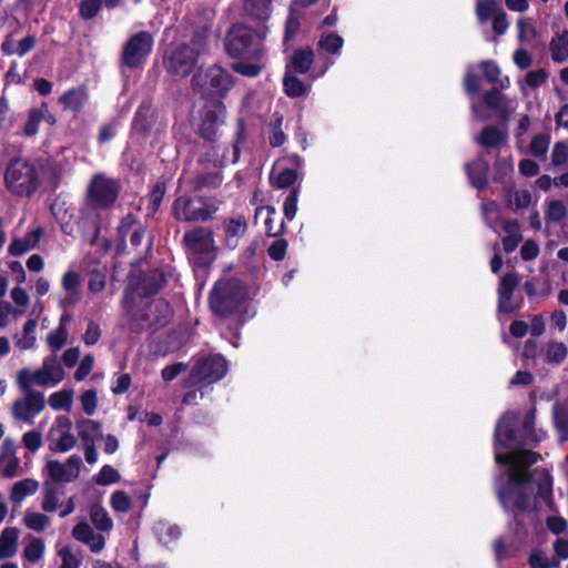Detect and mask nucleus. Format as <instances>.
<instances>
[{"instance_id": "nucleus-47", "label": "nucleus", "mask_w": 568, "mask_h": 568, "mask_svg": "<svg viewBox=\"0 0 568 568\" xmlns=\"http://www.w3.org/2000/svg\"><path fill=\"white\" fill-rule=\"evenodd\" d=\"M343 38L334 33L323 36L318 41L320 49L332 54L339 53V51L343 48Z\"/></svg>"}, {"instance_id": "nucleus-7", "label": "nucleus", "mask_w": 568, "mask_h": 568, "mask_svg": "<svg viewBox=\"0 0 568 568\" xmlns=\"http://www.w3.org/2000/svg\"><path fill=\"white\" fill-rule=\"evenodd\" d=\"M192 85L203 97L221 98L233 85L232 75L220 65L200 69L192 78Z\"/></svg>"}, {"instance_id": "nucleus-1", "label": "nucleus", "mask_w": 568, "mask_h": 568, "mask_svg": "<svg viewBox=\"0 0 568 568\" xmlns=\"http://www.w3.org/2000/svg\"><path fill=\"white\" fill-rule=\"evenodd\" d=\"M517 423L515 414H505L498 422L495 430V458L500 465H508V487L499 490V499L506 509L515 507L525 510L529 506L527 493H532L531 477L527 468L538 460V455L530 450L506 454L501 448H513L516 444L514 427Z\"/></svg>"}, {"instance_id": "nucleus-60", "label": "nucleus", "mask_w": 568, "mask_h": 568, "mask_svg": "<svg viewBox=\"0 0 568 568\" xmlns=\"http://www.w3.org/2000/svg\"><path fill=\"white\" fill-rule=\"evenodd\" d=\"M106 276L100 271H93L90 273L88 287L91 293H100L105 288Z\"/></svg>"}, {"instance_id": "nucleus-38", "label": "nucleus", "mask_w": 568, "mask_h": 568, "mask_svg": "<svg viewBox=\"0 0 568 568\" xmlns=\"http://www.w3.org/2000/svg\"><path fill=\"white\" fill-rule=\"evenodd\" d=\"M22 523L28 529L41 532L49 526L50 518L39 511L26 510Z\"/></svg>"}, {"instance_id": "nucleus-45", "label": "nucleus", "mask_w": 568, "mask_h": 568, "mask_svg": "<svg viewBox=\"0 0 568 568\" xmlns=\"http://www.w3.org/2000/svg\"><path fill=\"white\" fill-rule=\"evenodd\" d=\"M110 506L115 513H128L132 507V499L125 491L115 490L110 496Z\"/></svg>"}, {"instance_id": "nucleus-41", "label": "nucleus", "mask_w": 568, "mask_h": 568, "mask_svg": "<svg viewBox=\"0 0 568 568\" xmlns=\"http://www.w3.org/2000/svg\"><path fill=\"white\" fill-rule=\"evenodd\" d=\"M121 480L120 473L111 465H103L99 473L93 477V481L99 486H109Z\"/></svg>"}, {"instance_id": "nucleus-20", "label": "nucleus", "mask_w": 568, "mask_h": 568, "mask_svg": "<svg viewBox=\"0 0 568 568\" xmlns=\"http://www.w3.org/2000/svg\"><path fill=\"white\" fill-rule=\"evenodd\" d=\"M20 459L17 456V446L12 438H6L0 450V474L7 478L18 475Z\"/></svg>"}, {"instance_id": "nucleus-15", "label": "nucleus", "mask_w": 568, "mask_h": 568, "mask_svg": "<svg viewBox=\"0 0 568 568\" xmlns=\"http://www.w3.org/2000/svg\"><path fill=\"white\" fill-rule=\"evenodd\" d=\"M90 200L100 207L111 206L119 194V185L115 180L103 174L93 176L88 187Z\"/></svg>"}, {"instance_id": "nucleus-26", "label": "nucleus", "mask_w": 568, "mask_h": 568, "mask_svg": "<svg viewBox=\"0 0 568 568\" xmlns=\"http://www.w3.org/2000/svg\"><path fill=\"white\" fill-rule=\"evenodd\" d=\"M81 277L75 271H67L61 278V286L67 292L63 303L75 304L80 300Z\"/></svg>"}, {"instance_id": "nucleus-25", "label": "nucleus", "mask_w": 568, "mask_h": 568, "mask_svg": "<svg viewBox=\"0 0 568 568\" xmlns=\"http://www.w3.org/2000/svg\"><path fill=\"white\" fill-rule=\"evenodd\" d=\"M45 554V542L43 539L29 535L24 538L22 559L28 564L40 562Z\"/></svg>"}, {"instance_id": "nucleus-54", "label": "nucleus", "mask_w": 568, "mask_h": 568, "mask_svg": "<svg viewBox=\"0 0 568 568\" xmlns=\"http://www.w3.org/2000/svg\"><path fill=\"white\" fill-rule=\"evenodd\" d=\"M80 403L83 412L91 416L95 413L98 407V395L93 389L85 390L80 396Z\"/></svg>"}, {"instance_id": "nucleus-13", "label": "nucleus", "mask_w": 568, "mask_h": 568, "mask_svg": "<svg viewBox=\"0 0 568 568\" xmlns=\"http://www.w3.org/2000/svg\"><path fill=\"white\" fill-rule=\"evenodd\" d=\"M227 372L225 359L219 355L201 358L193 368L191 383H215L223 378Z\"/></svg>"}, {"instance_id": "nucleus-49", "label": "nucleus", "mask_w": 568, "mask_h": 568, "mask_svg": "<svg viewBox=\"0 0 568 568\" xmlns=\"http://www.w3.org/2000/svg\"><path fill=\"white\" fill-rule=\"evenodd\" d=\"M518 40L520 42H528L536 38L537 31L534 22L529 18H519L517 21Z\"/></svg>"}, {"instance_id": "nucleus-19", "label": "nucleus", "mask_w": 568, "mask_h": 568, "mask_svg": "<svg viewBox=\"0 0 568 568\" xmlns=\"http://www.w3.org/2000/svg\"><path fill=\"white\" fill-rule=\"evenodd\" d=\"M519 284V277L516 273H507L500 278L498 286V310L504 313H510L518 307L514 300V292Z\"/></svg>"}, {"instance_id": "nucleus-34", "label": "nucleus", "mask_w": 568, "mask_h": 568, "mask_svg": "<svg viewBox=\"0 0 568 568\" xmlns=\"http://www.w3.org/2000/svg\"><path fill=\"white\" fill-rule=\"evenodd\" d=\"M247 224L244 217L237 216L225 223L226 245L234 248L237 245V237L246 232Z\"/></svg>"}, {"instance_id": "nucleus-57", "label": "nucleus", "mask_w": 568, "mask_h": 568, "mask_svg": "<svg viewBox=\"0 0 568 568\" xmlns=\"http://www.w3.org/2000/svg\"><path fill=\"white\" fill-rule=\"evenodd\" d=\"M151 115V109L146 105H142L135 113L133 120V129L138 132H144L150 125L149 118Z\"/></svg>"}, {"instance_id": "nucleus-9", "label": "nucleus", "mask_w": 568, "mask_h": 568, "mask_svg": "<svg viewBox=\"0 0 568 568\" xmlns=\"http://www.w3.org/2000/svg\"><path fill=\"white\" fill-rule=\"evenodd\" d=\"M217 211V204L211 199L201 196H180L174 201L173 214L184 222H204Z\"/></svg>"}, {"instance_id": "nucleus-46", "label": "nucleus", "mask_w": 568, "mask_h": 568, "mask_svg": "<svg viewBox=\"0 0 568 568\" xmlns=\"http://www.w3.org/2000/svg\"><path fill=\"white\" fill-rule=\"evenodd\" d=\"M504 140L505 133L495 126H487L478 138V142L484 146H497Z\"/></svg>"}, {"instance_id": "nucleus-22", "label": "nucleus", "mask_w": 568, "mask_h": 568, "mask_svg": "<svg viewBox=\"0 0 568 568\" xmlns=\"http://www.w3.org/2000/svg\"><path fill=\"white\" fill-rule=\"evenodd\" d=\"M43 236V230L36 227L22 237H13L8 246V252L12 256H20L36 248Z\"/></svg>"}, {"instance_id": "nucleus-62", "label": "nucleus", "mask_w": 568, "mask_h": 568, "mask_svg": "<svg viewBox=\"0 0 568 568\" xmlns=\"http://www.w3.org/2000/svg\"><path fill=\"white\" fill-rule=\"evenodd\" d=\"M566 215V207L560 201H552L548 205L546 217L552 222L561 221Z\"/></svg>"}, {"instance_id": "nucleus-33", "label": "nucleus", "mask_w": 568, "mask_h": 568, "mask_svg": "<svg viewBox=\"0 0 568 568\" xmlns=\"http://www.w3.org/2000/svg\"><path fill=\"white\" fill-rule=\"evenodd\" d=\"M503 229L506 233L503 240V246L505 252L510 253L516 250L521 241L520 226L517 221L506 220L503 223Z\"/></svg>"}, {"instance_id": "nucleus-16", "label": "nucleus", "mask_w": 568, "mask_h": 568, "mask_svg": "<svg viewBox=\"0 0 568 568\" xmlns=\"http://www.w3.org/2000/svg\"><path fill=\"white\" fill-rule=\"evenodd\" d=\"M83 467L78 455H71L65 462L49 460L45 464V471L50 479L55 483H71L79 478Z\"/></svg>"}, {"instance_id": "nucleus-11", "label": "nucleus", "mask_w": 568, "mask_h": 568, "mask_svg": "<svg viewBox=\"0 0 568 568\" xmlns=\"http://www.w3.org/2000/svg\"><path fill=\"white\" fill-rule=\"evenodd\" d=\"M77 430L83 446L85 462L89 465H95L99 460L97 443L103 438L101 423L82 418L77 422Z\"/></svg>"}, {"instance_id": "nucleus-2", "label": "nucleus", "mask_w": 568, "mask_h": 568, "mask_svg": "<svg viewBox=\"0 0 568 568\" xmlns=\"http://www.w3.org/2000/svg\"><path fill=\"white\" fill-rule=\"evenodd\" d=\"M42 181V166L24 159L12 160L4 172L7 189L19 196H30Z\"/></svg>"}, {"instance_id": "nucleus-12", "label": "nucleus", "mask_w": 568, "mask_h": 568, "mask_svg": "<svg viewBox=\"0 0 568 568\" xmlns=\"http://www.w3.org/2000/svg\"><path fill=\"white\" fill-rule=\"evenodd\" d=\"M153 37L141 31L132 36L125 43L122 60L129 68H138L144 63L153 48Z\"/></svg>"}, {"instance_id": "nucleus-35", "label": "nucleus", "mask_w": 568, "mask_h": 568, "mask_svg": "<svg viewBox=\"0 0 568 568\" xmlns=\"http://www.w3.org/2000/svg\"><path fill=\"white\" fill-rule=\"evenodd\" d=\"M73 397H74V392L72 389L63 388L61 390L52 393L49 396L48 404L55 412H58V410L69 412V410H71L72 405H73Z\"/></svg>"}, {"instance_id": "nucleus-55", "label": "nucleus", "mask_w": 568, "mask_h": 568, "mask_svg": "<svg viewBox=\"0 0 568 568\" xmlns=\"http://www.w3.org/2000/svg\"><path fill=\"white\" fill-rule=\"evenodd\" d=\"M262 65L256 62L239 61L233 63L232 69L244 77H257L262 71Z\"/></svg>"}, {"instance_id": "nucleus-4", "label": "nucleus", "mask_w": 568, "mask_h": 568, "mask_svg": "<svg viewBox=\"0 0 568 568\" xmlns=\"http://www.w3.org/2000/svg\"><path fill=\"white\" fill-rule=\"evenodd\" d=\"M65 377L64 369L55 355L44 357L42 366L37 371L22 368L18 371L16 383L21 390H29L32 386L53 387Z\"/></svg>"}, {"instance_id": "nucleus-8", "label": "nucleus", "mask_w": 568, "mask_h": 568, "mask_svg": "<svg viewBox=\"0 0 568 568\" xmlns=\"http://www.w3.org/2000/svg\"><path fill=\"white\" fill-rule=\"evenodd\" d=\"M245 298L246 291L237 281H220L210 294V306L214 313L225 316L240 307Z\"/></svg>"}, {"instance_id": "nucleus-59", "label": "nucleus", "mask_w": 568, "mask_h": 568, "mask_svg": "<svg viewBox=\"0 0 568 568\" xmlns=\"http://www.w3.org/2000/svg\"><path fill=\"white\" fill-rule=\"evenodd\" d=\"M102 8V0H82L80 4V14L83 19L94 18Z\"/></svg>"}, {"instance_id": "nucleus-56", "label": "nucleus", "mask_w": 568, "mask_h": 568, "mask_svg": "<svg viewBox=\"0 0 568 568\" xmlns=\"http://www.w3.org/2000/svg\"><path fill=\"white\" fill-rule=\"evenodd\" d=\"M548 75V71L544 68L531 70L526 74L525 82L529 88L536 89L547 81Z\"/></svg>"}, {"instance_id": "nucleus-43", "label": "nucleus", "mask_w": 568, "mask_h": 568, "mask_svg": "<svg viewBox=\"0 0 568 568\" xmlns=\"http://www.w3.org/2000/svg\"><path fill=\"white\" fill-rule=\"evenodd\" d=\"M507 203L513 210L526 209L531 203V195L527 190H514L508 193Z\"/></svg>"}, {"instance_id": "nucleus-10", "label": "nucleus", "mask_w": 568, "mask_h": 568, "mask_svg": "<svg viewBox=\"0 0 568 568\" xmlns=\"http://www.w3.org/2000/svg\"><path fill=\"white\" fill-rule=\"evenodd\" d=\"M49 449L54 453H67L77 446L72 420L64 415L55 417L48 432Z\"/></svg>"}, {"instance_id": "nucleus-3", "label": "nucleus", "mask_w": 568, "mask_h": 568, "mask_svg": "<svg viewBox=\"0 0 568 568\" xmlns=\"http://www.w3.org/2000/svg\"><path fill=\"white\" fill-rule=\"evenodd\" d=\"M266 34V27L257 32L245 26H235L227 33L226 52L233 58H260Z\"/></svg>"}, {"instance_id": "nucleus-29", "label": "nucleus", "mask_w": 568, "mask_h": 568, "mask_svg": "<svg viewBox=\"0 0 568 568\" xmlns=\"http://www.w3.org/2000/svg\"><path fill=\"white\" fill-rule=\"evenodd\" d=\"M88 101V92L84 87H79L67 91L61 98L60 103L64 109L79 112Z\"/></svg>"}, {"instance_id": "nucleus-5", "label": "nucleus", "mask_w": 568, "mask_h": 568, "mask_svg": "<svg viewBox=\"0 0 568 568\" xmlns=\"http://www.w3.org/2000/svg\"><path fill=\"white\" fill-rule=\"evenodd\" d=\"M189 260L197 267L210 266L217 256L213 232L206 227H197L183 236Z\"/></svg>"}, {"instance_id": "nucleus-64", "label": "nucleus", "mask_w": 568, "mask_h": 568, "mask_svg": "<svg viewBox=\"0 0 568 568\" xmlns=\"http://www.w3.org/2000/svg\"><path fill=\"white\" fill-rule=\"evenodd\" d=\"M22 443L30 452H37L42 445L41 434L37 430H30L23 434Z\"/></svg>"}, {"instance_id": "nucleus-32", "label": "nucleus", "mask_w": 568, "mask_h": 568, "mask_svg": "<svg viewBox=\"0 0 568 568\" xmlns=\"http://www.w3.org/2000/svg\"><path fill=\"white\" fill-rule=\"evenodd\" d=\"M244 11L255 20L265 21L272 11L271 0H244Z\"/></svg>"}, {"instance_id": "nucleus-27", "label": "nucleus", "mask_w": 568, "mask_h": 568, "mask_svg": "<svg viewBox=\"0 0 568 568\" xmlns=\"http://www.w3.org/2000/svg\"><path fill=\"white\" fill-rule=\"evenodd\" d=\"M38 322L34 318H29L22 327V332L14 336L16 346L21 351L34 349L37 347L36 329Z\"/></svg>"}, {"instance_id": "nucleus-52", "label": "nucleus", "mask_w": 568, "mask_h": 568, "mask_svg": "<svg viewBox=\"0 0 568 568\" xmlns=\"http://www.w3.org/2000/svg\"><path fill=\"white\" fill-rule=\"evenodd\" d=\"M550 144V135L548 133H539L535 135L530 142V153L535 156H544Z\"/></svg>"}, {"instance_id": "nucleus-14", "label": "nucleus", "mask_w": 568, "mask_h": 568, "mask_svg": "<svg viewBox=\"0 0 568 568\" xmlns=\"http://www.w3.org/2000/svg\"><path fill=\"white\" fill-rule=\"evenodd\" d=\"M26 396L13 402L11 414L16 420L32 424L36 416H38L45 407V399L43 394L31 390H24Z\"/></svg>"}, {"instance_id": "nucleus-17", "label": "nucleus", "mask_w": 568, "mask_h": 568, "mask_svg": "<svg viewBox=\"0 0 568 568\" xmlns=\"http://www.w3.org/2000/svg\"><path fill=\"white\" fill-rule=\"evenodd\" d=\"M93 528L85 518H82L72 529V537L89 547L93 554H99L105 548L104 536Z\"/></svg>"}, {"instance_id": "nucleus-30", "label": "nucleus", "mask_w": 568, "mask_h": 568, "mask_svg": "<svg viewBox=\"0 0 568 568\" xmlns=\"http://www.w3.org/2000/svg\"><path fill=\"white\" fill-rule=\"evenodd\" d=\"M90 520L93 527L100 532H110L113 529V520L108 510L101 505H93L89 510Z\"/></svg>"}, {"instance_id": "nucleus-37", "label": "nucleus", "mask_w": 568, "mask_h": 568, "mask_svg": "<svg viewBox=\"0 0 568 568\" xmlns=\"http://www.w3.org/2000/svg\"><path fill=\"white\" fill-rule=\"evenodd\" d=\"M271 178L278 187L283 189L292 185L296 181L297 174L294 169L285 168L281 162H277L273 168Z\"/></svg>"}, {"instance_id": "nucleus-61", "label": "nucleus", "mask_w": 568, "mask_h": 568, "mask_svg": "<svg viewBox=\"0 0 568 568\" xmlns=\"http://www.w3.org/2000/svg\"><path fill=\"white\" fill-rule=\"evenodd\" d=\"M298 193L293 190L285 199L283 211L287 220L292 221L297 213Z\"/></svg>"}, {"instance_id": "nucleus-53", "label": "nucleus", "mask_w": 568, "mask_h": 568, "mask_svg": "<svg viewBox=\"0 0 568 568\" xmlns=\"http://www.w3.org/2000/svg\"><path fill=\"white\" fill-rule=\"evenodd\" d=\"M568 354V348L562 342H552L548 345L546 351V358L551 363L562 362Z\"/></svg>"}, {"instance_id": "nucleus-50", "label": "nucleus", "mask_w": 568, "mask_h": 568, "mask_svg": "<svg viewBox=\"0 0 568 568\" xmlns=\"http://www.w3.org/2000/svg\"><path fill=\"white\" fill-rule=\"evenodd\" d=\"M21 312H19L12 304L0 301V328H7L12 320L21 317Z\"/></svg>"}, {"instance_id": "nucleus-40", "label": "nucleus", "mask_w": 568, "mask_h": 568, "mask_svg": "<svg viewBox=\"0 0 568 568\" xmlns=\"http://www.w3.org/2000/svg\"><path fill=\"white\" fill-rule=\"evenodd\" d=\"M314 60V53L311 49L296 50L291 59V67L294 71L298 73H306Z\"/></svg>"}, {"instance_id": "nucleus-6", "label": "nucleus", "mask_w": 568, "mask_h": 568, "mask_svg": "<svg viewBox=\"0 0 568 568\" xmlns=\"http://www.w3.org/2000/svg\"><path fill=\"white\" fill-rule=\"evenodd\" d=\"M206 38L204 31L193 37L191 45L175 48L168 58L169 71L176 77L189 75L199 58L209 50Z\"/></svg>"}, {"instance_id": "nucleus-21", "label": "nucleus", "mask_w": 568, "mask_h": 568, "mask_svg": "<svg viewBox=\"0 0 568 568\" xmlns=\"http://www.w3.org/2000/svg\"><path fill=\"white\" fill-rule=\"evenodd\" d=\"M225 106L220 102H213L203 111L201 131L207 139H212L215 130L224 122Z\"/></svg>"}, {"instance_id": "nucleus-42", "label": "nucleus", "mask_w": 568, "mask_h": 568, "mask_svg": "<svg viewBox=\"0 0 568 568\" xmlns=\"http://www.w3.org/2000/svg\"><path fill=\"white\" fill-rule=\"evenodd\" d=\"M284 91L291 98H297L306 93L307 88L305 84L296 77H294L290 71L286 72L283 80Z\"/></svg>"}, {"instance_id": "nucleus-23", "label": "nucleus", "mask_w": 568, "mask_h": 568, "mask_svg": "<svg viewBox=\"0 0 568 568\" xmlns=\"http://www.w3.org/2000/svg\"><path fill=\"white\" fill-rule=\"evenodd\" d=\"M43 121L50 125L55 123V118L50 113L45 103H42L39 108H33L29 111L28 119L23 128L24 135H37L39 132V125Z\"/></svg>"}, {"instance_id": "nucleus-58", "label": "nucleus", "mask_w": 568, "mask_h": 568, "mask_svg": "<svg viewBox=\"0 0 568 568\" xmlns=\"http://www.w3.org/2000/svg\"><path fill=\"white\" fill-rule=\"evenodd\" d=\"M156 532H158L159 539L163 544H170L171 541H173L174 539H176L180 536V530L178 527L165 524V523L159 524V526L156 528Z\"/></svg>"}, {"instance_id": "nucleus-63", "label": "nucleus", "mask_w": 568, "mask_h": 568, "mask_svg": "<svg viewBox=\"0 0 568 568\" xmlns=\"http://www.w3.org/2000/svg\"><path fill=\"white\" fill-rule=\"evenodd\" d=\"M568 161V146L564 142H557L551 152V162L554 165H562Z\"/></svg>"}, {"instance_id": "nucleus-39", "label": "nucleus", "mask_w": 568, "mask_h": 568, "mask_svg": "<svg viewBox=\"0 0 568 568\" xmlns=\"http://www.w3.org/2000/svg\"><path fill=\"white\" fill-rule=\"evenodd\" d=\"M68 329L64 325V317L60 318V324L47 336V344L53 352H59L68 342Z\"/></svg>"}, {"instance_id": "nucleus-48", "label": "nucleus", "mask_w": 568, "mask_h": 568, "mask_svg": "<svg viewBox=\"0 0 568 568\" xmlns=\"http://www.w3.org/2000/svg\"><path fill=\"white\" fill-rule=\"evenodd\" d=\"M61 560L59 568H80L81 559L73 552L71 546H63L58 550Z\"/></svg>"}, {"instance_id": "nucleus-28", "label": "nucleus", "mask_w": 568, "mask_h": 568, "mask_svg": "<svg viewBox=\"0 0 568 568\" xmlns=\"http://www.w3.org/2000/svg\"><path fill=\"white\" fill-rule=\"evenodd\" d=\"M549 51L554 62L562 63L568 59V30L554 34L549 42Z\"/></svg>"}, {"instance_id": "nucleus-36", "label": "nucleus", "mask_w": 568, "mask_h": 568, "mask_svg": "<svg viewBox=\"0 0 568 568\" xmlns=\"http://www.w3.org/2000/svg\"><path fill=\"white\" fill-rule=\"evenodd\" d=\"M466 171L474 186L480 189L486 185L488 165L485 161L478 160L471 164L466 165Z\"/></svg>"}, {"instance_id": "nucleus-51", "label": "nucleus", "mask_w": 568, "mask_h": 568, "mask_svg": "<svg viewBox=\"0 0 568 568\" xmlns=\"http://www.w3.org/2000/svg\"><path fill=\"white\" fill-rule=\"evenodd\" d=\"M481 212L486 223L495 229L500 220V209L494 201H487L481 204Z\"/></svg>"}, {"instance_id": "nucleus-31", "label": "nucleus", "mask_w": 568, "mask_h": 568, "mask_svg": "<svg viewBox=\"0 0 568 568\" xmlns=\"http://www.w3.org/2000/svg\"><path fill=\"white\" fill-rule=\"evenodd\" d=\"M39 488V483L36 479L27 478L17 481L10 493V499L14 504H21L28 496L33 495Z\"/></svg>"}, {"instance_id": "nucleus-18", "label": "nucleus", "mask_w": 568, "mask_h": 568, "mask_svg": "<svg viewBox=\"0 0 568 568\" xmlns=\"http://www.w3.org/2000/svg\"><path fill=\"white\" fill-rule=\"evenodd\" d=\"M164 283V275L159 271H153L146 280H144V286L141 288H133L128 287L125 290L124 294V307L126 308L128 316L133 320V304L135 296H142V295H150L155 292L162 286Z\"/></svg>"}, {"instance_id": "nucleus-24", "label": "nucleus", "mask_w": 568, "mask_h": 568, "mask_svg": "<svg viewBox=\"0 0 568 568\" xmlns=\"http://www.w3.org/2000/svg\"><path fill=\"white\" fill-rule=\"evenodd\" d=\"M20 530L17 527H6L0 532V560L11 558L19 549Z\"/></svg>"}, {"instance_id": "nucleus-44", "label": "nucleus", "mask_w": 568, "mask_h": 568, "mask_svg": "<svg viewBox=\"0 0 568 568\" xmlns=\"http://www.w3.org/2000/svg\"><path fill=\"white\" fill-rule=\"evenodd\" d=\"M10 298L13 306L23 315L30 305V295L27 290L21 284L14 286L10 292Z\"/></svg>"}]
</instances>
